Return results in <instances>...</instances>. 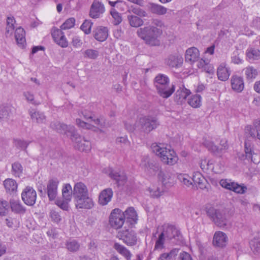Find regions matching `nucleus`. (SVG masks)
Wrapping results in <instances>:
<instances>
[{
	"label": "nucleus",
	"instance_id": "32",
	"mask_svg": "<svg viewBox=\"0 0 260 260\" xmlns=\"http://www.w3.org/2000/svg\"><path fill=\"white\" fill-rule=\"evenodd\" d=\"M29 115L34 122L40 124L46 122V116L42 112L32 109L29 111Z\"/></svg>",
	"mask_w": 260,
	"mask_h": 260
},
{
	"label": "nucleus",
	"instance_id": "17",
	"mask_svg": "<svg viewBox=\"0 0 260 260\" xmlns=\"http://www.w3.org/2000/svg\"><path fill=\"white\" fill-rule=\"evenodd\" d=\"M52 36L57 44L62 48H66L68 45V42L61 30L54 28L52 32Z\"/></svg>",
	"mask_w": 260,
	"mask_h": 260
},
{
	"label": "nucleus",
	"instance_id": "43",
	"mask_svg": "<svg viewBox=\"0 0 260 260\" xmlns=\"http://www.w3.org/2000/svg\"><path fill=\"white\" fill-rule=\"evenodd\" d=\"M66 247L71 252L78 251L80 248L79 243L75 240H70L66 243Z\"/></svg>",
	"mask_w": 260,
	"mask_h": 260
},
{
	"label": "nucleus",
	"instance_id": "60",
	"mask_svg": "<svg viewBox=\"0 0 260 260\" xmlns=\"http://www.w3.org/2000/svg\"><path fill=\"white\" fill-rule=\"evenodd\" d=\"M245 151L247 158L251 159V161H252L255 164H256L259 161L255 160V158H253L252 154V151L250 148L248 147L247 142H245Z\"/></svg>",
	"mask_w": 260,
	"mask_h": 260
},
{
	"label": "nucleus",
	"instance_id": "5",
	"mask_svg": "<svg viewBox=\"0 0 260 260\" xmlns=\"http://www.w3.org/2000/svg\"><path fill=\"white\" fill-rule=\"evenodd\" d=\"M154 82L157 92L163 98H169L175 91V86L170 85L169 79L165 75L158 74L155 77Z\"/></svg>",
	"mask_w": 260,
	"mask_h": 260
},
{
	"label": "nucleus",
	"instance_id": "39",
	"mask_svg": "<svg viewBox=\"0 0 260 260\" xmlns=\"http://www.w3.org/2000/svg\"><path fill=\"white\" fill-rule=\"evenodd\" d=\"M127 19L130 25L132 27H138L143 24V20L134 15H128Z\"/></svg>",
	"mask_w": 260,
	"mask_h": 260
},
{
	"label": "nucleus",
	"instance_id": "40",
	"mask_svg": "<svg viewBox=\"0 0 260 260\" xmlns=\"http://www.w3.org/2000/svg\"><path fill=\"white\" fill-rule=\"evenodd\" d=\"M247 57L251 60L260 59V51L258 49L250 48L246 51Z\"/></svg>",
	"mask_w": 260,
	"mask_h": 260
},
{
	"label": "nucleus",
	"instance_id": "55",
	"mask_svg": "<svg viewBox=\"0 0 260 260\" xmlns=\"http://www.w3.org/2000/svg\"><path fill=\"white\" fill-rule=\"evenodd\" d=\"M147 170L150 171H151V172L153 173H159L160 171H161L159 165L155 161H152L148 164V167Z\"/></svg>",
	"mask_w": 260,
	"mask_h": 260
},
{
	"label": "nucleus",
	"instance_id": "47",
	"mask_svg": "<svg viewBox=\"0 0 260 260\" xmlns=\"http://www.w3.org/2000/svg\"><path fill=\"white\" fill-rule=\"evenodd\" d=\"M12 168L13 174L16 177H19L23 171V168L21 165L18 162H14L12 165Z\"/></svg>",
	"mask_w": 260,
	"mask_h": 260
},
{
	"label": "nucleus",
	"instance_id": "13",
	"mask_svg": "<svg viewBox=\"0 0 260 260\" xmlns=\"http://www.w3.org/2000/svg\"><path fill=\"white\" fill-rule=\"evenodd\" d=\"M219 184L222 187L239 194L244 193L247 190L245 186L240 185L230 179H221Z\"/></svg>",
	"mask_w": 260,
	"mask_h": 260
},
{
	"label": "nucleus",
	"instance_id": "53",
	"mask_svg": "<svg viewBox=\"0 0 260 260\" xmlns=\"http://www.w3.org/2000/svg\"><path fill=\"white\" fill-rule=\"evenodd\" d=\"M75 23V19L74 18L68 19L60 26L61 29H68L73 27Z\"/></svg>",
	"mask_w": 260,
	"mask_h": 260
},
{
	"label": "nucleus",
	"instance_id": "28",
	"mask_svg": "<svg viewBox=\"0 0 260 260\" xmlns=\"http://www.w3.org/2000/svg\"><path fill=\"white\" fill-rule=\"evenodd\" d=\"M183 60L179 55H170L166 59V63L171 68H178L182 64Z\"/></svg>",
	"mask_w": 260,
	"mask_h": 260
},
{
	"label": "nucleus",
	"instance_id": "46",
	"mask_svg": "<svg viewBox=\"0 0 260 260\" xmlns=\"http://www.w3.org/2000/svg\"><path fill=\"white\" fill-rule=\"evenodd\" d=\"M245 74L248 79H254L257 75V72L255 69L252 67H248L244 70Z\"/></svg>",
	"mask_w": 260,
	"mask_h": 260
},
{
	"label": "nucleus",
	"instance_id": "30",
	"mask_svg": "<svg viewBox=\"0 0 260 260\" xmlns=\"http://www.w3.org/2000/svg\"><path fill=\"white\" fill-rule=\"evenodd\" d=\"M193 182L195 184H198L199 187L201 189L207 188V186L208 185L204 177L198 172L194 173L193 175Z\"/></svg>",
	"mask_w": 260,
	"mask_h": 260
},
{
	"label": "nucleus",
	"instance_id": "20",
	"mask_svg": "<svg viewBox=\"0 0 260 260\" xmlns=\"http://www.w3.org/2000/svg\"><path fill=\"white\" fill-rule=\"evenodd\" d=\"M87 196H89V192L86 185L81 182L75 183L73 187L74 199Z\"/></svg>",
	"mask_w": 260,
	"mask_h": 260
},
{
	"label": "nucleus",
	"instance_id": "7",
	"mask_svg": "<svg viewBox=\"0 0 260 260\" xmlns=\"http://www.w3.org/2000/svg\"><path fill=\"white\" fill-rule=\"evenodd\" d=\"M62 198H58L55 204L58 207L64 211H68L70 208L69 203L73 196V190L69 183L64 184L61 189Z\"/></svg>",
	"mask_w": 260,
	"mask_h": 260
},
{
	"label": "nucleus",
	"instance_id": "19",
	"mask_svg": "<svg viewBox=\"0 0 260 260\" xmlns=\"http://www.w3.org/2000/svg\"><path fill=\"white\" fill-rule=\"evenodd\" d=\"M228 241L226 235L221 231L216 232L213 238V245L218 247H223L226 246Z\"/></svg>",
	"mask_w": 260,
	"mask_h": 260
},
{
	"label": "nucleus",
	"instance_id": "22",
	"mask_svg": "<svg viewBox=\"0 0 260 260\" xmlns=\"http://www.w3.org/2000/svg\"><path fill=\"white\" fill-rule=\"evenodd\" d=\"M105 12L104 5L100 2L94 1L90 11V16L92 18H99Z\"/></svg>",
	"mask_w": 260,
	"mask_h": 260
},
{
	"label": "nucleus",
	"instance_id": "44",
	"mask_svg": "<svg viewBox=\"0 0 260 260\" xmlns=\"http://www.w3.org/2000/svg\"><path fill=\"white\" fill-rule=\"evenodd\" d=\"M178 252V249H173L169 253H164L160 255L159 260H172Z\"/></svg>",
	"mask_w": 260,
	"mask_h": 260
},
{
	"label": "nucleus",
	"instance_id": "16",
	"mask_svg": "<svg viewBox=\"0 0 260 260\" xmlns=\"http://www.w3.org/2000/svg\"><path fill=\"white\" fill-rule=\"evenodd\" d=\"M74 200L77 209H90L94 206V202L89 196L75 198Z\"/></svg>",
	"mask_w": 260,
	"mask_h": 260
},
{
	"label": "nucleus",
	"instance_id": "48",
	"mask_svg": "<svg viewBox=\"0 0 260 260\" xmlns=\"http://www.w3.org/2000/svg\"><path fill=\"white\" fill-rule=\"evenodd\" d=\"M223 168V165L221 162H216L215 161L213 160V162L212 163L210 170L216 174H218L222 172Z\"/></svg>",
	"mask_w": 260,
	"mask_h": 260
},
{
	"label": "nucleus",
	"instance_id": "8",
	"mask_svg": "<svg viewBox=\"0 0 260 260\" xmlns=\"http://www.w3.org/2000/svg\"><path fill=\"white\" fill-rule=\"evenodd\" d=\"M79 116H81V115H83L85 119L89 120V122H91V123H89L82 121L80 119L77 118L76 119V124L80 127L87 129H90L91 128L92 125H95L101 127H102L103 125V122L101 121V119L99 118L95 119L94 117L93 114L90 111L85 110L80 112L79 113Z\"/></svg>",
	"mask_w": 260,
	"mask_h": 260
},
{
	"label": "nucleus",
	"instance_id": "57",
	"mask_svg": "<svg viewBox=\"0 0 260 260\" xmlns=\"http://www.w3.org/2000/svg\"><path fill=\"white\" fill-rule=\"evenodd\" d=\"M10 110L8 107L0 108V119L7 118L10 114Z\"/></svg>",
	"mask_w": 260,
	"mask_h": 260
},
{
	"label": "nucleus",
	"instance_id": "63",
	"mask_svg": "<svg viewBox=\"0 0 260 260\" xmlns=\"http://www.w3.org/2000/svg\"><path fill=\"white\" fill-rule=\"evenodd\" d=\"M132 11L133 13L138 15L140 17H146L147 15V13L145 11L140 8H133L132 10Z\"/></svg>",
	"mask_w": 260,
	"mask_h": 260
},
{
	"label": "nucleus",
	"instance_id": "25",
	"mask_svg": "<svg viewBox=\"0 0 260 260\" xmlns=\"http://www.w3.org/2000/svg\"><path fill=\"white\" fill-rule=\"evenodd\" d=\"M4 185L7 193L12 195L16 193L18 184L15 180L11 178L6 179L4 181Z\"/></svg>",
	"mask_w": 260,
	"mask_h": 260
},
{
	"label": "nucleus",
	"instance_id": "2",
	"mask_svg": "<svg viewBox=\"0 0 260 260\" xmlns=\"http://www.w3.org/2000/svg\"><path fill=\"white\" fill-rule=\"evenodd\" d=\"M153 237L155 240L154 250L163 249L166 241L174 240L173 242L177 243L182 238L180 231L176 226L169 223L158 226Z\"/></svg>",
	"mask_w": 260,
	"mask_h": 260
},
{
	"label": "nucleus",
	"instance_id": "41",
	"mask_svg": "<svg viewBox=\"0 0 260 260\" xmlns=\"http://www.w3.org/2000/svg\"><path fill=\"white\" fill-rule=\"evenodd\" d=\"M251 248L255 253H260V234L256 236L250 243Z\"/></svg>",
	"mask_w": 260,
	"mask_h": 260
},
{
	"label": "nucleus",
	"instance_id": "36",
	"mask_svg": "<svg viewBox=\"0 0 260 260\" xmlns=\"http://www.w3.org/2000/svg\"><path fill=\"white\" fill-rule=\"evenodd\" d=\"M125 218H126L131 224H135L138 220L137 213L133 207L128 208L124 212Z\"/></svg>",
	"mask_w": 260,
	"mask_h": 260
},
{
	"label": "nucleus",
	"instance_id": "26",
	"mask_svg": "<svg viewBox=\"0 0 260 260\" xmlns=\"http://www.w3.org/2000/svg\"><path fill=\"white\" fill-rule=\"evenodd\" d=\"M95 39L100 42H103L107 39L108 36V30L105 27L99 26L93 31Z\"/></svg>",
	"mask_w": 260,
	"mask_h": 260
},
{
	"label": "nucleus",
	"instance_id": "35",
	"mask_svg": "<svg viewBox=\"0 0 260 260\" xmlns=\"http://www.w3.org/2000/svg\"><path fill=\"white\" fill-rule=\"evenodd\" d=\"M149 9L152 13L158 15H162L166 14L168 10L166 7L154 3L150 4Z\"/></svg>",
	"mask_w": 260,
	"mask_h": 260
},
{
	"label": "nucleus",
	"instance_id": "21",
	"mask_svg": "<svg viewBox=\"0 0 260 260\" xmlns=\"http://www.w3.org/2000/svg\"><path fill=\"white\" fill-rule=\"evenodd\" d=\"M113 195L111 188H107L102 190L99 195V203L101 205H107L111 201Z\"/></svg>",
	"mask_w": 260,
	"mask_h": 260
},
{
	"label": "nucleus",
	"instance_id": "1",
	"mask_svg": "<svg viewBox=\"0 0 260 260\" xmlns=\"http://www.w3.org/2000/svg\"><path fill=\"white\" fill-rule=\"evenodd\" d=\"M50 127L59 133L66 134L73 143L76 149L86 152L90 150V142L80 135L73 125H67L58 121H53L51 123Z\"/></svg>",
	"mask_w": 260,
	"mask_h": 260
},
{
	"label": "nucleus",
	"instance_id": "12",
	"mask_svg": "<svg viewBox=\"0 0 260 260\" xmlns=\"http://www.w3.org/2000/svg\"><path fill=\"white\" fill-rule=\"evenodd\" d=\"M117 237L123 241L128 246L136 244L137 238L135 232L132 230H125L119 231Z\"/></svg>",
	"mask_w": 260,
	"mask_h": 260
},
{
	"label": "nucleus",
	"instance_id": "24",
	"mask_svg": "<svg viewBox=\"0 0 260 260\" xmlns=\"http://www.w3.org/2000/svg\"><path fill=\"white\" fill-rule=\"evenodd\" d=\"M231 71L225 63H222L217 68V75L219 80L225 81L230 75Z\"/></svg>",
	"mask_w": 260,
	"mask_h": 260
},
{
	"label": "nucleus",
	"instance_id": "4",
	"mask_svg": "<svg viewBox=\"0 0 260 260\" xmlns=\"http://www.w3.org/2000/svg\"><path fill=\"white\" fill-rule=\"evenodd\" d=\"M151 147L152 151L159 157L163 163L170 166L177 163L178 156L173 150L167 148L161 143H153Z\"/></svg>",
	"mask_w": 260,
	"mask_h": 260
},
{
	"label": "nucleus",
	"instance_id": "42",
	"mask_svg": "<svg viewBox=\"0 0 260 260\" xmlns=\"http://www.w3.org/2000/svg\"><path fill=\"white\" fill-rule=\"evenodd\" d=\"M15 20L13 16H8L7 19L6 35L11 36L15 26Z\"/></svg>",
	"mask_w": 260,
	"mask_h": 260
},
{
	"label": "nucleus",
	"instance_id": "50",
	"mask_svg": "<svg viewBox=\"0 0 260 260\" xmlns=\"http://www.w3.org/2000/svg\"><path fill=\"white\" fill-rule=\"evenodd\" d=\"M158 178L163 184L165 185L167 184L170 176L167 172L161 170L158 173Z\"/></svg>",
	"mask_w": 260,
	"mask_h": 260
},
{
	"label": "nucleus",
	"instance_id": "31",
	"mask_svg": "<svg viewBox=\"0 0 260 260\" xmlns=\"http://www.w3.org/2000/svg\"><path fill=\"white\" fill-rule=\"evenodd\" d=\"M25 36V32L22 28L18 27L16 29L15 38L17 44L22 48H23L26 44Z\"/></svg>",
	"mask_w": 260,
	"mask_h": 260
},
{
	"label": "nucleus",
	"instance_id": "14",
	"mask_svg": "<svg viewBox=\"0 0 260 260\" xmlns=\"http://www.w3.org/2000/svg\"><path fill=\"white\" fill-rule=\"evenodd\" d=\"M204 145L209 151H211L215 155L219 156H221V155L224 153L225 150L228 148L227 141L225 139H223L220 141V148H218L215 145L212 141L207 140H205L204 141Z\"/></svg>",
	"mask_w": 260,
	"mask_h": 260
},
{
	"label": "nucleus",
	"instance_id": "62",
	"mask_svg": "<svg viewBox=\"0 0 260 260\" xmlns=\"http://www.w3.org/2000/svg\"><path fill=\"white\" fill-rule=\"evenodd\" d=\"M151 161L149 160L148 156L144 155L142 157L140 166L145 170H147L148 167V164L151 163Z\"/></svg>",
	"mask_w": 260,
	"mask_h": 260
},
{
	"label": "nucleus",
	"instance_id": "52",
	"mask_svg": "<svg viewBox=\"0 0 260 260\" xmlns=\"http://www.w3.org/2000/svg\"><path fill=\"white\" fill-rule=\"evenodd\" d=\"M92 25V22L90 20H86L81 25L80 28L85 34H89L91 32Z\"/></svg>",
	"mask_w": 260,
	"mask_h": 260
},
{
	"label": "nucleus",
	"instance_id": "56",
	"mask_svg": "<svg viewBox=\"0 0 260 260\" xmlns=\"http://www.w3.org/2000/svg\"><path fill=\"white\" fill-rule=\"evenodd\" d=\"M150 196L153 198H158L163 193V191L158 187L150 188L149 189Z\"/></svg>",
	"mask_w": 260,
	"mask_h": 260
},
{
	"label": "nucleus",
	"instance_id": "58",
	"mask_svg": "<svg viewBox=\"0 0 260 260\" xmlns=\"http://www.w3.org/2000/svg\"><path fill=\"white\" fill-rule=\"evenodd\" d=\"M8 204L6 201L0 200V215H5L8 212Z\"/></svg>",
	"mask_w": 260,
	"mask_h": 260
},
{
	"label": "nucleus",
	"instance_id": "37",
	"mask_svg": "<svg viewBox=\"0 0 260 260\" xmlns=\"http://www.w3.org/2000/svg\"><path fill=\"white\" fill-rule=\"evenodd\" d=\"M202 97L200 94L191 95L188 100V104L193 108H199L201 106Z\"/></svg>",
	"mask_w": 260,
	"mask_h": 260
},
{
	"label": "nucleus",
	"instance_id": "33",
	"mask_svg": "<svg viewBox=\"0 0 260 260\" xmlns=\"http://www.w3.org/2000/svg\"><path fill=\"white\" fill-rule=\"evenodd\" d=\"M113 247L118 253L124 257L126 260H130L132 254L125 247L118 243H115Z\"/></svg>",
	"mask_w": 260,
	"mask_h": 260
},
{
	"label": "nucleus",
	"instance_id": "45",
	"mask_svg": "<svg viewBox=\"0 0 260 260\" xmlns=\"http://www.w3.org/2000/svg\"><path fill=\"white\" fill-rule=\"evenodd\" d=\"M178 179L187 187H189L193 184V177L191 178L187 174H180L178 176Z\"/></svg>",
	"mask_w": 260,
	"mask_h": 260
},
{
	"label": "nucleus",
	"instance_id": "11",
	"mask_svg": "<svg viewBox=\"0 0 260 260\" xmlns=\"http://www.w3.org/2000/svg\"><path fill=\"white\" fill-rule=\"evenodd\" d=\"M37 192L31 186H26L22 191L21 199L25 204L27 206H33L37 200Z\"/></svg>",
	"mask_w": 260,
	"mask_h": 260
},
{
	"label": "nucleus",
	"instance_id": "3",
	"mask_svg": "<svg viewBox=\"0 0 260 260\" xmlns=\"http://www.w3.org/2000/svg\"><path fill=\"white\" fill-rule=\"evenodd\" d=\"M161 34L162 30L160 28L149 25L141 27L137 31L138 36L146 44L152 46H158L160 44L158 38Z\"/></svg>",
	"mask_w": 260,
	"mask_h": 260
},
{
	"label": "nucleus",
	"instance_id": "59",
	"mask_svg": "<svg viewBox=\"0 0 260 260\" xmlns=\"http://www.w3.org/2000/svg\"><path fill=\"white\" fill-rule=\"evenodd\" d=\"M72 45L75 48H80L83 44V42L79 36H75L73 37Z\"/></svg>",
	"mask_w": 260,
	"mask_h": 260
},
{
	"label": "nucleus",
	"instance_id": "9",
	"mask_svg": "<svg viewBox=\"0 0 260 260\" xmlns=\"http://www.w3.org/2000/svg\"><path fill=\"white\" fill-rule=\"evenodd\" d=\"M159 123L155 117L151 116H143L139 118L138 126L145 133L148 134L156 128Z\"/></svg>",
	"mask_w": 260,
	"mask_h": 260
},
{
	"label": "nucleus",
	"instance_id": "15",
	"mask_svg": "<svg viewBox=\"0 0 260 260\" xmlns=\"http://www.w3.org/2000/svg\"><path fill=\"white\" fill-rule=\"evenodd\" d=\"M59 181L57 178L48 180L47 184V193L50 201H54L58 194V186Z\"/></svg>",
	"mask_w": 260,
	"mask_h": 260
},
{
	"label": "nucleus",
	"instance_id": "38",
	"mask_svg": "<svg viewBox=\"0 0 260 260\" xmlns=\"http://www.w3.org/2000/svg\"><path fill=\"white\" fill-rule=\"evenodd\" d=\"M30 143V141H25L20 139H15L13 140L14 146L20 150L26 151Z\"/></svg>",
	"mask_w": 260,
	"mask_h": 260
},
{
	"label": "nucleus",
	"instance_id": "49",
	"mask_svg": "<svg viewBox=\"0 0 260 260\" xmlns=\"http://www.w3.org/2000/svg\"><path fill=\"white\" fill-rule=\"evenodd\" d=\"M99 55V52L94 49H87L84 52V56L85 58L95 59Z\"/></svg>",
	"mask_w": 260,
	"mask_h": 260
},
{
	"label": "nucleus",
	"instance_id": "10",
	"mask_svg": "<svg viewBox=\"0 0 260 260\" xmlns=\"http://www.w3.org/2000/svg\"><path fill=\"white\" fill-rule=\"evenodd\" d=\"M125 221V214L120 209L116 208L112 210L109 217L110 225L115 229L122 227Z\"/></svg>",
	"mask_w": 260,
	"mask_h": 260
},
{
	"label": "nucleus",
	"instance_id": "61",
	"mask_svg": "<svg viewBox=\"0 0 260 260\" xmlns=\"http://www.w3.org/2000/svg\"><path fill=\"white\" fill-rule=\"evenodd\" d=\"M50 217L53 221L57 223L60 222L61 220V217L58 212L53 210H51Z\"/></svg>",
	"mask_w": 260,
	"mask_h": 260
},
{
	"label": "nucleus",
	"instance_id": "6",
	"mask_svg": "<svg viewBox=\"0 0 260 260\" xmlns=\"http://www.w3.org/2000/svg\"><path fill=\"white\" fill-rule=\"evenodd\" d=\"M206 213L208 216L218 227L228 229L231 227V223L226 214L213 207L207 208Z\"/></svg>",
	"mask_w": 260,
	"mask_h": 260
},
{
	"label": "nucleus",
	"instance_id": "29",
	"mask_svg": "<svg viewBox=\"0 0 260 260\" xmlns=\"http://www.w3.org/2000/svg\"><path fill=\"white\" fill-rule=\"evenodd\" d=\"M189 90L184 88H180L175 94V100L178 104H181L184 102L186 98L190 94Z\"/></svg>",
	"mask_w": 260,
	"mask_h": 260
},
{
	"label": "nucleus",
	"instance_id": "34",
	"mask_svg": "<svg viewBox=\"0 0 260 260\" xmlns=\"http://www.w3.org/2000/svg\"><path fill=\"white\" fill-rule=\"evenodd\" d=\"M11 210L18 214H24L26 212L25 208L22 205L19 200H11L10 201Z\"/></svg>",
	"mask_w": 260,
	"mask_h": 260
},
{
	"label": "nucleus",
	"instance_id": "18",
	"mask_svg": "<svg viewBox=\"0 0 260 260\" xmlns=\"http://www.w3.org/2000/svg\"><path fill=\"white\" fill-rule=\"evenodd\" d=\"M253 124V128L251 125L246 126L245 128V132L249 137L257 138L260 140V120H255Z\"/></svg>",
	"mask_w": 260,
	"mask_h": 260
},
{
	"label": "nucleus",
	"instance_id": "27",
	"mask_svg": "<svg viewBox=\"0 0 260 260\" xmlns=\"http://www.w3.org/2000/svg\"><path fill=\"white\" fill-rule=\"evenodd\" d=\"M231 85L232 89L238 92H241L244 89V82L242 77L238 76H233L231 78Z\"/></svg>",
	"mask_w": 260,
	"mask_h": 260
},
{
	"label": "nucleus",
	"instance_id": "54",
	"mask_svg": "<svg viewBox=\"0 0 260 260\" xmlns=\"http://www.w3.org/2000/svg\"><path fill=\"white\" fill-rule=\"evenodd\" d=\"M111 15L114 19L113 23L114 25H118L121 23L122 18L119 13H118L114 9H112L110 12Z\"/></svg>",
	"mask_w": 260,
	"mask_h": 260
},
{
	"label": "nucleus",
	"instance_id": "23",
	"mask_svg": "<svg viewBox=\"0 0 260 260\" xmlns=\"http://www.w3.org/2000/svg\"><path fill=\"white\" fill-rule=\"evenodd\" d=\"M199 56L200 53L199 50L196 47H191L186 50L185 59L186 61L191 64L197 61Z\"/></svg>",
	"mask_w": 260,
	"mask_h": 260
},
{
	"label": "nucleus",
	"instance_id": "64",
	"mask_svg": "<svg viewBox=\"0 0 260 260\" xmlns=\"http://www.w3.org/2000/svg\"><path fill=\"white\" fill-rule=\"evenodd\" d=\"M149 26L156 27V28H160L164 26V23L161 20L158 19H154L152 20L151 24Z\"/></svg>",
	"mask_w": 260,
	"mask_h": 260
},
{
	"label": "nucleus",
	"instance_id": "51",
	"mask_svg": "<svg viewBox=\"0 0 260 260\" xmlns=\"http://www.w3.org/2000/svg\"><path fill=\"white\" fill-rule=\"evenodd\" d=\"M212 162H213V159L201 160L200 162V167L204 171L210 170V168H211V165Z\"/></svg>",
	"mask_w": 260,
	"mask_h": 260
}]
</instances>
